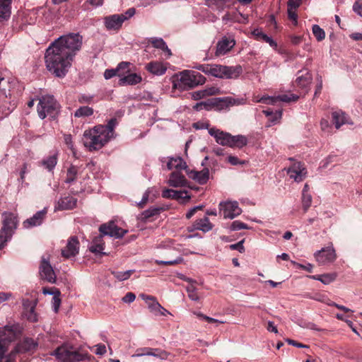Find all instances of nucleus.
Here are the masks:
<instances>
[{
  "mask_svg": "<svg viewBox=\"0 0 362 362\" xmlns=\"http://www.w3.org/2000/svg\"><path fill=\"white\" fill-rule=\"evenodd\" d=\"M36 303L29 299L23 300V315L28 320L35 322L38 320L37 315L35 312Z\"/></svg>",
  "mask_w": 362,
  "mask_h": 362,
  "instance_id": "a211bd4d",
  "label": "nucleus"
},
{
  "mask_svg": "<svg viewBox=\"0 0 362 362\" xmlns=\"http://www.w3.org/2000/svg\"><path fill=\"white\" fill-rule=\"evenodd\" d=\"M12 0H0V21L7 20L11 15Z\"/></svg>",
  "mask_w": 362,
  "mask_h": 362,
  "instance_id": "7c9ffc66",
  "label": "nucleus"
},
{
  "mask_svg": "<svg viewBox=\"0 0 362 362\" xmlns=\"http://www.w3.org/2000/svg\"><path fill=\"white\" fill-rule=\"evenodd\" d=\"M47 214V209H44L41 211H37L36 214H35L31 218L26 219L23 222V226L25 228H30L34 226H40Z\"/></svg>",
  "mask_w": 362,
  "mask_h": 362,
  "instance_id": "412c9836",
  "label": "nucleus"
},
{
  "mask_svg": "<svg viewBox=\"0 0 362 362\" xmlns=\"http://www.w3.org/2000/svg\"><path fill=\"white\" fill-rule=\"evenodd\" d=\"M337 277V274L334 273L325 274L322 275L312 276L311 278L315 280L321 281L324 284H329L334 281Z\"/></svg>",
  "mask_w": 362,
  "mask_h": 362,
  "instance_id": "4c0bfd02",
  "label": "nucleus"
},
{
  "mask_svg": "<svg viewBox=\"0 0 362 362\" xmlns=\"http://www.w3.org/2000/svg\"><path fill=\"white\" fill-rule=\"evenodd\" d=\"M133 272L134 270H127L125 272H112V274L119 281H124L128 279Z\"/></svg>",
  "mask_w": 362,
  "mask_h": 362,
  "instance_id": "c03bdc74",
  "label": "nucleus"
},
{
  "mask_svg": "<svg viewBox=\"0 0 362 362\" xmlns=\"http://www.w3.org/2000/svg\"><path fill=\"white\" fill-rule=\"evenodd\" d=\"M288 17L290 20L293 21V24L296 25L298 24V15L296 13V10L288 8Z\"/></svg>",
  "mask_w": 362,
  "mask_h": 362,
  "instance_id": "680f3d73",
  "label": "nucleus"
},
{
  "mask_svg": "<svg viewBox=\"0 0 362 362\" xmlns=\"http://www.w3.org/2000/svg\"><path fill=\"white\" fill-rule=\"evenodd\" d=\"M55 292H56L57 295L53 296L52 300V308H53L54 312L57 313H58L60 305H61V298H60L61 293H60V291H55Z\"/></svg>",
  "mask_w": 362,
  "mask_h": 362,
  "instance_id": "3c124183",
  "label": "nucleus"
},
{
  "mask_svg": "<svg viewBox=\"0 0 362 362\" xmlns=\"http://www.w3.org/2000/svg\"><path fill=\"white\" fill-rule=\"evenodd\" d=\"M59 110V105L52 95H45L39 99L37 107L38 116L43 119L47 116L54 118Z\"/></svg>",
  "mask_w": 362,
  "mask_h": 362,
  "instance_id": "423d86ee",
  "label": "nucleus"
},
{
  "mask_svg": "<svg viewBox=\"0 0 362 362\" xmlns=\"http://www.w3.org/2000/svg\"><path fill=\"white\" fill-rule=\"evenodd\" d=\"M130 65L129 62H120L118 65L116 69H117V72L121 71L122 70H127L122 73L124 74V73L129 72V66Z\"/></svg>",
  "mask_w": 362,
  "mask_h": 362,
  "instance_id": "0e129e2a",
  "label": "nucleus"
},
{
  "mask_svg": "<svg viewBox=\"0 0 362 362\" xmlns=\"http://www.w3.org/2000/svg\"><path fill=\"white\" fill-rule=\"evenodd\" d=\"M83 37L79 33H69L59 37L52 44L72 59L81 48Z\"/></svg>",
  "mask_w": 362,
  "mask_h": 362,
  "instance_id": "7ed1b4c3",
  "label": "nucleus"
},
{
  "mask_svg": "<svg viewBox=\"0 0 362 362\" xmlns=\"http://www.w3.org/2000/svg\"><path fill=\"white\" fill-rule=\"evenodd\" d=\"M135 298V294L132 292H129L122 298V300L125 303H130L134 301Z\"/></svg>",
  "mask_w": 362,
  "mask_h": 362,
  "instance_id": "69168bd1",
  "label": "nucleus"
},
{
  "mask_svg": "<svg viewBox=\"0 0 362 362\" xmlns=\"http://www.w3.org/2000/svg\"><path fill=\"white\" fill-rule=\"evenodd\" d=\"M177 195H176L175 199L182 204H185L190 199V196L187 194V192L185 190L177 191Z\"/></svg>",
  "mask_w": 362,
  "mask_h": 362,
  "instance_id": "8fccbe9b",
  "label": "nucleus"
},
{
  "mask_svg": "<svg viewBox=\"0 0 362 362\" xmlns=\"http://www.w3.org/2000/svg\"><path fill=\"white\" fill-rule=\"evenodd\" d=\"M243 243H244V240H242L235 244L230 245L229 246V247L232 250H238L240 253H243L245 252V247L243 246Z\"/></svg>",
  "mask_w": 362,
  "mask_h": 362,
  "instance_id": "052dcab7",
  "label": "nucleus"
},
{
  "mask_svg": "<svg viewBox=\"0 0 362 362\" xmlns=\"http://www.w3.org/2000/svg\"><path fill=\"white\" fill-rule=\"evenodd\" d=\"M37 343L31 338L25 339L21 343L18 344L15 349V353H22L27 351H33L36 349Z\"/></svg>",
  "mask_w": 362,
  "mask_h": 362,
  "instance_id": "5701e85b",
  "label": "nucleus"
},
{
  "mask_svg": "<svg viewBox=\"0 0 362 362\" xmlns=\"http://www.w3.org/2000/svg\"><path fill=\"white\" fill-rule=\"evenodd\" d=\"M353 11L362 17V4L356 1L353 5Z\"/></svg>",
  "mask_w": 362,
  "mask_h": 362,
  "instance_id": "774afa93",
  "label": "nucleus"
},
{
  "mask_svg": "<svg viewBox=\"0 0 362 362\" xmlns=\"http://www.w3.org/2000/svg\"><path fill=\"white\" fill-rule=\"evenodd\" d=\"M78 174V168L75 165H71L67 170L66 178L65 182L66 183H71L76 180Z\"/></svg>",
  "mask_w": 362,
  "mask_h": 362,
  "instance_id": "37998d69",
  "label": "nucleus"
},
{
  "mask_svg": "<svg viewBox=\"0 0 362 362\" xmlns=\"http://www.w3.org/2000/svg\"><path fill=\"white\" fill-rule=\"evenodd\" d=\"M146 69L154 75L161 76L165 73L167 66L160 62L155 61L147 64Z\"/></svg>",
  "mask_w": 362,
  "mask_h": 362,
  "instance_id": "393cba45",
  "label": "nucleus"
},
{
  "mask_svg": "<svg viewBox=\"0 0 362 362\" xmlns=\"http://www.w3.org/2000/svg\"><path fill=\"white\" fill-rule=\"evenodd\" d=\"M148 308L151 311L158 313L163 316L170 315V313L164 308L158 302L148 303Z\"/></svg>",
  "mask_w": 362,
  "mask_h": 362,
  "instance_id": "a19ab883",
  "label": "nucleus"
},
{
  "mask_svg": "<svg viewBox=\"0 0 362 362\" xmlns=\"http://www.w3.org/2000/svg\"><path fill=\"white\" fill-rule=\"evenodd\" d=\"M40 275L41 278L49 283L54 284L56 282L55 272L49 263V257L43 256L40 265Z\"/></svg>",
  "mask_w": 362,
  "mask_h": 362,
  "instance_id": "9d476101",
  "label": "nucleus"
},
{
  "mask_svg": "<svg viewBox=\"0 0 362 362\" xmlns=\"http://www.w3.org/2000/svg\"><path fill=\"white\" fill-rule=\"evenodd\" d=\"M313 33L317 41H322L325 37V31L318 25L313 26Z\"/></svg>",
  "mask_w": 362,
  "mask_h": 362,
  "instance_id": "49530a36",
  "label": "nucleus"
},
{
  "mask_svg": "<svg viewBox=\"0 0 362 362\" xmlns=\"http://www.w3.org/2000/svg\"><path fill=\"white\" fill-rule=\"evenodd\" d=\"M301 74L297 77L296 83L301 88H307L312 83V74L308 71H305V73L303 71H299L298 74Z\"/></svg>",
  "mask_w": 362,
  "mask_h": 362,
  "instance_id": "a878e982",
  "label": "nucleus"
},
{
  "mask_svg": "<svg viewBox=\"0 0 362 362\" xmlns=\"http://www.w3.org/2000/svg\"><path fill=\"white\" fill-rule=\"evenodd\" d=\"M278 101L276 97L273 96H262L261 98H256V103H262L267 105H274Z\"/></svg>",
  "mask_w": 362,
  "mask_h": 362,
  "instance_id": "09e8293b",
  "label": "nucleus"
},
{
  "mask_svg": "<svg viewBox=\"0 0 362 362\" xmlns=\"http://www.w3.org/2000/svg\"><path fill=\"white\" fill-rule=\"evenodd\" d=\"M93 114V109L88 106H83L77 109L74 112L76 117H85L91 116Z\"/></svg>",
  "mask_w": 362,
  "mask_h": 362,
  "instance_id": "79ce46f5",
  "label": "nucleus"
},
{
  "mask_svg": "<svg viewBox=\"0 0 362 362\" xmlns=\"http://www.w3.org/2000/svg\"><path fill=\"white\" fill-rule=\"evenodd\" d=\"M235 45L233 39L223 37L216 45V55L221 56L228 52Z\"/></svg>",
  "mask_w": 362,
  "mask_h": 362,
  "instance_id": "aec40b11",
  "label": "nucleus"
},
{
  "mask_svg": "<svg viewBox=\"0 0 362 362\" xmlns=\"http://www.w3.org/2000/svg\"><path fill=\"white\" fill-rule=\"evenodd\" d=\"M18 225V216L16 214L5 211L2 214V227L3 231L13 235L15 233Z\"/></svg>",
  "mask_w": 362,
  "mask_h": 362,
  "instance_id": "f8f14e48",
  "label": "nucleus"
},
{
  "mask_svg": "<svg viewBox=\"0 0 362 362\" xmlns=\"http://www.w3.org/2000/svg\"><path fill=\"white\" fill-rule=\"evenodd\" d=\"M16 337V332L13 327L5 326L0 327V362L2 361L3 356L7 351L8 344Z\"/></svg>",
  "mask_w": 362,
  "mask_h": 362,
  "instance_id": "1a4fd4ad",
  "label": "nucleus"
},
{
  "mask_svg": "<svg viewBox=\"0 0 362 362\" xmlns=\"http://www.w3.org/2000/svg\"><path fill=\"white\" fill-rule=\"evenodd\" d=\"M135 13V8H130L124 13L107 16L103 18L104 25L108 30H118L123 23L134 16Z\"/></svg>",
  "mask_w": 362,
  "mask_h": 362,
  "instance_id": "0eeeda50",
  "label": "nucleus"
},
{
  "mask_svg": "<svg viewBox=\"0 0 362 362\" xmlns=\"http://www.w3.org/2000/svg\"><path fill=\"white\" fill-rule=\"evenodd\" d=\"M177 190H174L171 189H165L162 192V197L163 198L175 199V197H176V195H177Z\"/></svg>",
  "mask_w": 362,
  "mask_h": 362,
  "instance_id": "bf43d9fd",
  "label": "nucleus"
},
{
  "mask_svg": "<svg viewBox=\"0 0 362 362\" xmlns=\"http://www.w3.org/2000/svg\"><path fill=\"white\" fill-rule=\"evenodd\" d=\"M248 226L247 224L239 221H235L232 223L230 226V229L232 230H239L241 229H247Z\"/></svg>",
  "mask_w": 362,
  "mask_h": 362,
  "instance_id": "4d7b16f0",
  "label": "nucleus"
},
{
  "mask_svg": "<svg viewBox=\"0 0 362 362\" xmlns=\"http://www.w3.org/2000/svg\"><path fill=\"white\" fill-rule=\"evenodd\" d=\"M100 232L104 235H109L116 238H122L127 230L119 228L114 221H110L107 224H103L100 226Z\"/></svg>",
  "mask_w": 362,
  "mask_h": 362,
  "instance_id": "4468645a",
  "label": "nucleus"
},
{
  "mask_svg": "<svg viewBox=\"0 0 362 362\" xmlns=\"http://www.w3.org/2000/svg\"><path fill=\"white\" fill-rule=\"evenodd\" d=\"M57 163V153L47 157L42 161V165H44L48 170H52Z\"/></svg>",
  "mask_w": 362,
  "mask_h": 362,
  "instance_id": "58836bf2",
  "label": "nucleus"
},
{
  "mask_svg": "<svg viewBox=\"0 0 362 362\" xmlns=\"http://www.w3.org/2000/svg\"><path fill=\"white\" fill-rule=\"evenodd\" d=\"M226 101L228 102V104L230 105H240L245 104V99L244 98H226Z\"/></svg>",
  "mask_w": 362,
  "mask_h": 362,
  "instance_id": "13d9d810",
  "label": "nucleus"
},
{
  "mask_svg": "<svg viewBox=\"0 0 362 362\" xmlns=\"http://www.w3.org/2000/svg\"><path fill=\"white\" fill-rule=\"evenodd\" d=\"M105 243L103 241V235H98L95 237L91 243V245L89 247V250L95 254H100L105 255V252H103Z\"/></svg>",
  "mask_w": 362,
  "mask_h": 362,
  "instance_id": "cd10ccee",
  "label": "nucleus"
},
{
  "mask_svg": "<svg viewBox=\"0 0 362 362\" xmlns=\"http://www.w3.org/2000/svg\"><path fill=\"white\" fill-rule=\"evenodd\" d=\"M276 98H278V101H282L286 103H289L291 101H296L299 98V97L297 95L295 94H291V95H281L276 96Z\"/></svg>",
  "mask_w": 362,
  "mask_h": 362,
  "instance_id": "864d4df0",
  "label": "nucleus"
},
{
  "mask_svg": "<svg viewBox=\"0 0 362 362\" xmlns=\"http://www.w3.org/2000/svg\"><path fill=\"white\" fill-rule=\"evenodd\" d=\"M252 34L256 37L257 40L264 41L269 44V45L274 48L277 47V44L274 42L272 37L264 34L262 30L255 29L252 31Z\"/></svg>",
  "mask_w": 362,
  "mask_h": 362,
  "instance_id": "72a5a7b5",
  "label": "nucleus"
},
{
  "mask_svg": "<svg viewBox=\"0 0 362 362\" xmlns=\"http://www.w3.org/2000/svg\"><path fill=\"white\" fill-rule=\"evenodd\" d=\"M206 96V91L204 90L194 91L192 93V98L195 100H200Z\"/></svg>",
  "mask_w": 362,
  "mask_h": 362,
  "instance_id": "e2e57ef3",
  "label": "nucleus"
},
{
  "mask_svg": "<svg viewBox=\"0 0 362 362\" xmlns=\"http://www.w3.org/2000/svg\"><path fill=\"white\" fill-rule=\"evenodd\" d=\"M227 0H206V5L213 10L222 11L226 7Z\"/></svg>",
  "mask_w": 362,
  "mask_h": 362,
  "instance_id": "c9c22d12",
  "label": "nucleus"
},
{
  "mask_svg": "<svg viewBox=\"0 0 362 362\" xmlns=\"http://www.w3.org/2000/svg\"><path fill=\"white\" fill-rule=\"evenodd\" d=\"M180 82L185 88H193L206 82V78L200 73L184 70L180 73Z\"/></svg>",
  "mask_w": 362,
  "mask_h": 362,
  "instance_id": "6e6552de",
  "label": "nucleus"
},
{
  "mask_svg": "<svg viewBox=\"0 0 362 362\" xmlns=\"http://www.w3.org/2000/svg\"><path fill=\"white\" fill-rule=\"evenodd\" d=\"M219 206L224 218L233 219L242 213L237 202H221Z\"/></svg>",
  "mask_w": 362,
  "mask_h": 362,
  "instance_id": "ddd939ff",
  "label": "nucleus"
},
{
  "mask_svg": "<svg viewBox=\"0 0 362 362\" xmlns=\"http://www.w3.org/2000/svg\"><path fill=\"white\" fill-rule=\"evenodd\" d=\"M216 105L211 100L207 101H202L196 103L193 106V109L196 111H200L202 110H210Z\"/></svg>",
  "mask_w": 362,
  "mask_h": 362,
  "instance_id": "ea45409f",
  "label": "nucleus"
},
{
  "mask_svg": "<svg viewBox=\"0 0 362 362\" xmlns=\"http://www.w3.org/2000/svg\"><path fill=\"white\" fill-rule=\"evenodd\" d=\"M152 356L158 358L161 360L167 359L168 356V353H167L165 351H163L158 349H152Z\"/></svg>",
  "mask_w": 362,
  "mask_h": 362,
  "instance_id": "6e6d98bb",
  "label": "nucleus"
},
{
  "mask_svg": "<svg viewBox=\"0 0 362 362\" xmlns=\"http://www.w3.org/2000/svg\"><path fill=\"white\" fill-rule=\"evenodd\" d=\"M77 199L71 196L62 197L55 206V210H71L76 206Z\"/></svg>",
  "mask_w": 362,
  "mask_h": 362,
  "instance_id": "4be33fe9",
  "label": "nucleus"
},
{
  "mask_svg": "<svg viewBox=\"0 0 362 362\" xmlns=\"http://www.w3.org/2000/svg\"><path fill=\"white\" fill-rule=\"evenodd\" d=\"M187 174L189 178L193 179L199 185H204L209 179V170L208 168H204L201 171L187 170Z\"/></svg>",
  "mask_w": 362,
  "mask_h": 362,
  "instance_id": "6ab92c4d",
  "label": "nucleus"
},
{
  "mask_svg": "<svg viewBox=\"0 0 362 362\" xmlns=\"http://www.w3.org/2000/svg\"><path fill=\"white\" fill-rule=\"evenodd\" d=\"M209 134L214 136L216 141L221 146L241 148L247 144V139L245 136H232L230 134L218 129L211 128L209 129Z\"/></svg>",
  "mask_w": 362,
  "mask_h": 362,
  "instance_id": "20e7f679",
  "label": "nucleus"
},
{
  "mask_svg": "<svg viewBox=\"0 0 362 362\" xmlns=\"http://www.w3.org/2000/svg\"><path fill=\"white\" fill-rule=\"evenodd\" d=\"M243 71L240 65L235 66H223V78H237Z\"/></svg>",
  "mask_w": 362,
  "mask_h": 362,
  "instance_id": "c85d7f7f",
  "label": "nucleus"
},
{
  "mask_svg": "<svg viewBox=\"0 0 362 362\" xmlns=\"http://www.w3.org/2000/svg\"><path fill=\"white\" fill-rule=\"evenodd\" d=\"M186 291L190 300L193 301H198L199 300V297L197 292V288L192 284L187 286Z\"/></svg>",
  "mask_w": 362,
  "mask_h": 362,
  "instance_id": "de8ad7c7",
  "label": "nucleus"
},
{
  "mask_svg": "<svg viewBox=\"0 0 362 362\" xmlns=\"http://www.w3.org/2000/svg\"><path fill=\"white\" fill-rule=\"evenodd\" d=\"M194 226L197 230L206 233L213 228L214 225L209 221L207 216H204L202 218L197 219L194 222Z\"/></svg>",
  "mask_w": 362,
  "mask_h": 362,
  "instance_id": "c756f323",
  "label": "nucleus"
},
{
  "mask_svg": "<svg viewBox=\"0 0 362 362\" xmlns=\"http://www.w3.org/2000/svg\"><path fill=\"white\" fill-rule=\"evenodd\" d=\"M149 41L155 48L160 49L166 52L168 57L171 56L172 53L170 49H168L166 43L162 38L152 37Z\"/></svg>",
  "mask_w": 362,
  "mask_h": 362,
  "instance_id": "f704fd0d",
  "label": "nucleus"
},
{
  "mask_svg": "<svg viewBox=\"0 0 362 362\" xmlns=\"http://www.w3.org/2000/svg\"><path fill=\"white\" fill-rule=\"evenodd\" d=\"M142 80L140 75L137 74H129L123 76L119 79V85H136L139 83Z\"/></svg>",
  "mask_w": 362,
  "mask_h": 362,
  "instance_id": "2f4dec72",
  "label": "nucleus"
},
{
  "mask_svg": "<svg viewBox=\"0 0 362 362\" xmlns=\"http://www.w3.org/2000/svg\"><path fill=\"white\" fill-rule=\"evenodd\" d=\"M195 69L212 76L223 78V65L219 64H200L194 66Z\"/></svg>",
  "mask_w": 362,
  "mask_h": 362,
  "instance_id": "dca6fc26",
  "label": "nucleus"
},
{
  "mask_svg": "<svg viewBox=\"0 0 362 362\" xmlns=\"http://www.w3.org/2000/svg\"><path fill=\"white\" fill-rule=\"evenodd\" d=\"M57 47L51 44L45 54L47 70L58 78H64L71 65L73 59Z\"/></svg>",
  "mask_w": 362,
  "mask_h": 362,
  "instance_id": "f03ea898",
  "label": "nucleus"
},
{
  "mask_svg": "<svg viewBox=\"0 0 362 362\" xmlns=\"http://www.w3.org/2000/svg\"><path fill=\"white\" fill-rule=\"evenodd\" d=\"M117 122L112 118L107 125H98L93 129L85 131L83 134V144L90 151L100 149L114 135V129Z\"/></svg>",
  "mask_w": 362,
  "mask_h": 362,
  "instance_id": "f257e3e1",
  "label": "nucleus"
},
{
  "mask_svg": "<svg viewBox=\"0 0 362 362\" xmlns=\"http://www.w3.org/2000/svg\"><path fill=\"white\" fill-rule=\"evenodd\" d=\"M161 210H162V208L151 207L148 209L143 211L139 215V219H140L143 222H146V221H149L151 218L158 215L160 213Z\"/></svg>",
  "mask_w": 362,
  "mask_h": 362,
  "instance_id": "473e14b6",
  "label": "nucleus"
},
{
  "mask_svg": "<svg viewBox=\"0 0 362 362\" xmlns=\"http://www.w3.org/2000/svg\"><path fill=\"white\" fill-rule=\"evenodd\" d=\"M168 184L173 187H184L187 185V181L185 176L180 172H173L170 175Z\"/></svg>",
  "mask_w": 362,
  "mask_h": 362,
  "instance_id": "b1692460",
  "label": "nucleus"
},
{
  "mask_svg": "<svg viewBox=\"0 0 362 362\" xmlns=\"http://www.w3.org/2000/svg\"><path fill=\"white\" fill-rule=\"evenodd\" d=\"M152 348H144L137 350L136 356H151Z\"/></svg>",
  "mask_w": 362,
  "mask_h": 362,
  "instance_id": "338daca9",
  "label": "nucleus"
},
{
  "mask_svg": "<svg viewBox=\"0 0 362 362\" xmlns=\"http://www.w3.org/2000/svg\"><path fill=\"white\" fill-rule=\"evenodd\" d=\"M312 204V197L309 193H302V205L304 212H307Z\"/></svg>",
  "mask_w": 362,
  "mask_h": 362,
  "instance_id": "a18cd8bd",
  "label": "nucleus"
},
{
  "mask_svg": "<svg viewBox=\"0 0 362 362\" xmlns=\"http://www.w3.org/2000/svg\"><path fill=\"white\" fill-rule=\"evenodd\" d=\"M167 168L168 170L173 168L177 170H189L186 162L180 156L170 158L167 163Z\"/></svg>",
  "mask_w": 362,
  "mask_h": 362,
  "instance_id": "bb28decb",
  "label": "nucleus"
},
{
  "mask_svg": "<svg viewBox=\"0 0 362 362\" xmlns=\"http://www.w3.org/2000/svg\"><path fill=\"white\" fill-rule=\"evenodd\" d=\"M79 250V242L75 236L71 237L67 242L66 246L62 250V257L69 259L75 257Z\"/></svg>",
  "mask_w": 362,
  "mask_h": 362,
  "instance_id": "f3484780",
  "label": "nucleus"
},
{
  "mask_svg": "<svg viewBox=\"0 0 362 362\" xmlns=\"http://www.w3.org/2000/svg\"><path fill=\"white\" fill-rule=\"evenodd\" d=\"M12 235L8 233L3 231V229L0 230V249L4 247L6 243L11 240Z\"/></svg>",
  "mask_w": 362,
  "mask_h": 362,
  "instance_id": "603ef678",
  "label": "nucleus"
},
{
  "mask_svg": "<svg viewBox=\"0 0 362 362\" xmlns=\"http://www.w3.org/2000/svg\"><path fill=\"white\" fill-rule=\"evenodd\" d=\"M332 120L337 129L346 123L345 114L341 111H335L332 113Z\"/></svg>",
  "mask_w": 362,
  "mask_h": 362,
  "instance_id": "e433bc0d",
  "label": "nucleus"
},
{
  "mask_svg": "<svg viewBox=\"0 0 362 362\" xmlns=\"http://www.w3.org/2000/svg\"><path fill=\"white\" fill-rule=\"evenodd\" d=\"M51 355L54 356L58 362H79L90 358L88 352L73 351L66 346L58 347Z\"/></svg>",
  "mask_w": 362,
  "mask_h": 362,
  "instance_id": "39448f33",
  "label": "nucleus"
},
{
  "mask_svg": "<svg viewBox=\"0 0 362 362\" xmlns=\"http://www.w3.org/2000/svg\"><path fill=\"white\" fill-rule=\"evenodd\" d=\"M183 260L182 257H178L175 259L169 261L156 260V263L158 265H175L182 263Z\"/></svg>",
  "mask_w": 362,
  "mask_h": 362,
  "instance_id": "5fc2aeb1",
  "label": "nucleus"
},
{
  "mask_svg": "<svg viewBox=\"0 0 362 362\" xmlns=\"http://www.w3.org/2000/svg\"><path fill=\"white\" fill-rule=\"evenodd\" d=\"M314 256L316 261L320 265H325L333 262L336 258L337 255L335 250L332 246L322 248L315 252Z\"/></svg>",
  "mask_w": 362,
  "mask_h": 362,
  "instance_id": "9b49d317",
  "label": "nucleus"
},
{
  "mask_svg": "<svg viewBox=\"0 0 362 362\" xmlns=\"http://www.w3.org/2000/svg\"><path fill=\"white\" fill-rule=\"evenodd\" d=\"M287 173L290 178L293 179L298 182L303 181L307 176V170L303 164L300 162L293 163V165L288 168Z\"/></svg>",
  "mask_w": 362,
  "mask_h": 362,
  "instance_id": "2eb2a0df",
  "label": "nucleus"
}]
</instances>
